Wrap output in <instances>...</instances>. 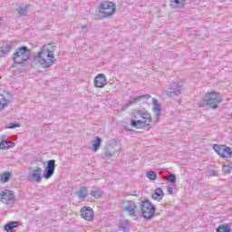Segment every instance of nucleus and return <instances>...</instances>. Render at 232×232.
Segmentation results:
<instances>
[{
	"label": "nucleus",
	"mask_w": 232,
	"mask_h": 232,
	"mask_svg": "<svg viewBox=\"0 0 232 232\" xmlns=\"http://www.w3.org/2000/svg\"><path fill=\"white\" fill-rule=\"evenodd\" d=\"M42 68H51L55 63V45L47 44L40 47L37 53L33 57Z\"/></svg>",
	"instance_id": "obj_1"
},
{
	"label": "nucleus",
	"mask_w": 232,
	"mask_h": 232,
	"mask_svg": "<svg viewBox=\"0 0 232 232\" xmlns=\"http://www.w3.org/2000/svg\"><path fill=\"white\" fill-rule=\"evenodd\" d=\"M53 173H55V160H50L44 169V175L43 169L36 167L29 172V180L39 184L43 180V177L45 180H48V179H52V177H53Z\"/></svg>",
	"instance_id": "obj_2"
},
{
	"label": "nucleus",
	"mask_w": 232,
	"mask_h": 232,
	"mask_svg": "<svg viewBox=\"0 0 232 232\" xmlns=\"http://www.w3.org/2000/svg\"><path fill=\"white\" fill-rule=\"evenodd\" d=\"M135 113H137L141 120H132L130 121V125L132 126V128H138L140 130L150 128L151 124V115L150 114V112H148V111L144 109L134 111L132 113L133 119H137Z\"/></svg>",
	"instance_id": "obj_3"
},
{
	"label": "nucleus",
	"mask_w": 232,
	"mask_h": 232,
	"mask_svg": "<svg viewBox=\"0 0 232 232\" xmlns=\"http://www.w3.org/2000/svg\"><path fill=\"white\" fill-rule=\"evenodd\" d=\"M222 102V96L217 92H208L205 96L198 103V108H206L209 106L212 110H217Z\"/></svg>",
	"instance_id": "obj_4"
},
{
	"label": "nucleus",
	"mask_w": 232,
	"mask_h": 232,
	"mask_svg": "<svg viewBox=\"0 0 232 232\" xmlns=\"http://www.w3.org/2000/svg\"><path fill=\"white\" fill-rule=\"evenodd\" d=\"M31 54L32 51L28 47L21 46L14 53L13 61L16 64H24L30 59Z\"/></svg>",
	"instance_id": "obj_5"
},
{
	"label": "nucleus",
	"mask_w": 232,
	"mask_h": 232,
	"mask_svg": "<svg viewBox=\"0 0 232 232\" xmlns=\"http://www.w3.org/2000/svg\"><path fill=\"white\" fill-rule=\"evenodd\" d=\"M140 215L143 217V218H146V220H150V218H153L155 217V205L151 204L150 200H144L140 202Z\"/></svg>",
	"instance_id": "obj_6"
},
{
	"label": "nucleus",
	"mask_w": 232,
	"mask_h": 232,
	"mask_svg": "<svg viewBox=\"0 0 232 232\" xmlns=\"http://www.w3.org/2000/svg\"><path fill=\"white\" fill-rule=\"evenodd\" d=\"M99 14H102V17H111L115 14V4L111 1L102 2L98 6Z\"/></svg>",
	"instance_id": "obj_7"
},
{
	"label": "nucleus",
	"mask_w": 232,
	"mask_h": 232,
	"mask_svg": "<svg viewBox=\"0 0 232 232\" xmlns=\"http://www.w3.org/2000/svg\"><path fill=\"white\" fill-rule=\"evenodd\" d=\"M0 200L3 204L12 208L15 204V194L12 190L5 189L0 192Z\"/></svg>",
	"instance_id": "obj_8"
},
{
	"label": "nucleus",
	"mask_w": 232,
	"mask_h": 232,
	"mask_svg": "<svg viewBox=\"0 0 232 232\" xmlns=\"http://www.w3.org/2000/svg\"><path fill=\"white\" fill-rule=\"evenodd\" d=\"M123 211L128 212L129 217H139L140 215V209H139L137 203L131 200L124 201Z\"/></svg>",
	"instance_id": "obj_9"
},
{
	"label": "nucleus",
	"mask_w": 232,
	"mask_h": 232,
	"mask_svg": "<svg viewBox=\"0 0 232 232\" xmlns=\"http://www.w3.org/2000/svg\"><path fill=\"white\" fill-rule=\"evenodd\" d=\"M213 150L222 159H231L232 158V150L230 147H227V145L214 144Z\"/></svg>",
	"instance_id": "obj_10"
},
{
	"label": "nucleus",
	"mask_w": 232,
	"mask_h": 232,
	"mask_svg": "<svg viewBox=\"0 0 232 232\" xmlns=\"http://www.w3.org/2000/svg\"><path fill=\"white\" fill-rule=\"evenodd\" d=\"M81 217L84 220H87V222H92L93 220V217H95V214L93 212V209L90 207H83L80 210Z\"/></svg>",
	"instance_id": "obj_11"
},
{
	"label": "nucleus",
	"mask_w": 232,
	"mask_h": 232,
	"mask_svg": "<svg viewBox=\"0 0 232 232\" xmlns=\"http://www.w3.org/2000/svg\"><path fill=\"white\" fill-rule=\"evenodd\" d=\"M108 84V79L105 74L100 73L94 78L95 88H104Z\"/></svg>",
	"instance_id": "obj_12"
},
{
	"label": "nucleus",
	"mask_w": 232,
	"mask_h": 232,
	"mask_svg": "<svg viewBox=\"0 0 232 232\" xmlns=\"http://www.w3.org/2000/svg\"><path fill=\"white\" fill-rule=\"evenodd\" d=\"M182 93V85L179 83H172L170 85V91H167V95L169 97H175Z\"/></svg>",
	"instance_id": "obj_13"
},
{
	"label": "nucleus",
	"mask_w": 232,
	"mask_h": 232,
	"mask_svg": "<svg viewBox=\"0 0 232 232\" xmlns=\"http://www.w3.org/2000/svg\"><path fill=\"white\" fill-rule=\"evenodd\" d=\"M152 104H153V113L156 117V122H159V117H160V111L162 110L160 108V103H159V101H157V99L153 98Z\"/></svg>",
	"instance_id": "obj_14"
},
{
	"label": "nucleus",
	"mask_w": 232,
	"mask_h": 232,
	"mask_svg": "<svg viewBox=\"0 0 232 232\" xmlns=\"http://www.w3.org/2000/svg\"><path fill=\"white\" fill-rule=\"evenodd\" d=\"M144 99H146V100L151 99V95L143 94V95H140V96L134 97V98L130 100L128 106H131V104H137Z\"/></svg>",
	"instance_id": "obj_15"
},
{
	"label": "nucleus",
	"mask_w": 232,
	"mask_h": 232,
	"mask_svg": "<svg viewBox=\"0 0 232 232\" xmlns=\"http://www.w3.org/2000/svg\"><path fill=\"white\" fill-rule=\"evenodd\" d=\"M170 8L177 10V8H184L186 6V0H170Z\"/></svg>",
	"instance_id": "obj_16"
},
{
	"label": "nucleus",
	"mask_w": 232,
	"mask_h": 232,
	"mask_svg": "<svg viewBox=\"0 0 232 232\" xmlns=\"http://www.w3.org/2000/svg\"><path fill=\"white\" fill-rule=\"evenodd\" d=\"M28 10H30V5H20L16 8V12L20 16L28 15Z\"/></svg>",
	"instance_id": "obj_17"
},
{
	"label": "nucleus",
	"mask_w": 232,
	"mask_h": 232,
	"mask_svg": "<svg viewBox=\"0 0 232 232\" xmlns=\"http://www.w3.org/2000/svg\"><path fill=\"white\" fill-rule=\"evenodd\" d=\"M152 198L153 200H158V202L162 200V198H164V191L162 190V188H156L154 190V193L152 194Z\"/></svg>",
	"instance_id": "obj_18"
},
{
	"label": "nucleus",
	"mask_w": 232,
	"mask_h": 232,
	"mask_svg": "<svg viewBox=\"0 0 232 232\" xmlns=\"http://www.w3.org/2000/svg\"><path fill=\"white\" fill-rule=\"evenodd\" d=\"M19 227V222L11 221L5 225V229L6 232H14V229H15V227Z\"/></svg>",
	"instance_id": "obj_19"
},
{
	"label": "nucleus",
	"mask_w": 232,
	"mask_h": 232,
	"mask_svg": "<svg viewBox=\"0 0 232 232\" xmlns=\"http://www.w3.org/2000/svg\"><path fill=\"white\" fill-rule=\"evenodd\" d=\"M78 198H86L88 197V188L86 187H81L76 192Z\"/></svg>",
	"instance_id": "obj_20"
},
{
	"label": "nucleus",
	"mask_w": 232,
	"mask_h": 232,
	"mask_svg": "<svg viewBox=\"0 0 232 232\" xmlns=\"http://www.w3.org/2000/svg\"><path fill=\"white\" fill-rule=\"evenodd\" d=\"M102 140L99 137H96V140L92 141V151L97 152L99 148H101V143Z\"/></svg>",
	"instance_id": "obj_21"
},
{
	"label": "nucleus",
	"mask_w": 232,
	"mask_h": 232,
	"mask_svg": "<svg viewBox=\"0 0 232 232\" xmlns=\"http://www.w3.org/2000/svg\"><path fill=\"white\" fill-rule=\"evenodd\" d=\"M119 227L121 231L128 232L130 231V223L127 220H121L119 223Z\"/></svg>",
	"instance_id": "obj_22"
},
{
	"label": "nucleus",
	"mask_w": 232,
	"mask_h": 232,
	"mask_svg": "<svg viewBox=\"0 0 232 232\" xmlns=\"http://www.w3.org/2000/svg\"><path fill=\"white\" fill-rule=\"evenodd\" d=\"M6 106H8V100H6L5 95L0 94V111H3Z\"/></svg>",
	"instance_id": "obj_23"
},
{
	"label": "nucleus",
	"mask_w": 232,
	"mask_h": 232,
	"mask_svg": "<svg viewBox=\"0 0 232 232\" xmlns=\"http://www.w3.org/2000/svg\"><path fill=\"white\" fill-rule=\"evenodd\" d=\"M222 171L225 175H229L232 171V163L227 162L223 164Z\"/></svg>",
	"instance_id": "obj_24"
},
{
	"label": "nucleus",
	"mask_w": 232,
	"mask_h": 232,
	"mask_svg": "<svg viewBox=\"0 0 232 232\" xmlns=\"http://www.w3.org/2000/svg\"><path fill=\"white\" fill-rule=\"evenodd\" d=\"M104 194L101 188H94L91 191L92 197H94V198H101V197Z\"/></svg>",
	"instance_id": "obj_25"
},
{
	"label": "nucleus",
	"mask_w": 232,
	"mask_h": 232,
	"mask_svg": "<svg viewBox=\"0 0 232 232\" xmlns=\"http://www.w3.org/2000/svg\"><path fill=\"white\" fill-rule=\"evenodd\" d=\"M10 52V45L5 44L4 47L0 48V57H5L6 53Z\"/></svg>",
	"instance_id": "obj_26"
},
{
	"label": "nucleus",
	"mask_w": 232,
	"mask_h": 232,
	"mask_svg": "<svg viewBox=\"0 0 232 232\" xmlns=\"http://www.w3.org/2000/svg\"><path fill=\"white\" fill-rule=\"evenodd\" d=\"M217 232H231V227L227 225H221L217 228Z\"/></svg>",
	"instance_id": "obj_27"
},
{
	"label": "nucleus",
	"mask_w": 232,
	"mask_h": 232,
	"mask_svg": "<svg viewBox=\"0 0 232 232\" xmlns=\"http://www.w3.org/2000/svg\"><path fill=\"white\" fill-rule=\"evenodd\" d=\"M6 144H8V136H2L0 140V146L2 147V150L6 149Z\"/></svg>",
	"instance_id": "obj_28"
},
{
	"label": "nucleus",
	"mask_w": 232,
	"mask_h": 232,
	"mask_svg": "<svg viewBox=\"0 0 232 232\" xmlns=\"http://www.w3.org/2000/svg\"><path fill=\"white\" fill-rule=\"evenodd\" d=\"M10 172H5L0 176V179L2 182H8V180H10Z\"/></svg>",
	"instance_id": "obj_29"
},
{
	"label": "nucleus",
	"mask_w": 232,
	"mask_h": 232,
	"mask_svg": "<svg viewBox=\"0 0 232 232\" xmlns=\"http://www.w3.org/2000/svg\"><path fill=\"white\" fill-rule=\"evenodd\" d=\"M147 177L150 179V180H157V173H155L153 170L147 172Z\"/></svg>",
	"instance_id": "obj_30"
},
{
	"label": "nucleus",
	"mask_w": 232,
	"mask_h": 232,
	"mask_svg": "<svg viewBox=\"0 0 232 232\" xmlns=\"http://www.w3.org/2000/svg\"><path fill=\"white\" fill-rule=\"evenodd\" d=\"M7 128L9 130H14L15 128H21V124H19V123H9Z\"/></svg>",
	"instance_id": "obj_31"
},
{
	"label": "nucleus",
	"mask_w": 232,
	"mask_h": 232,
	"mask_svg": "<svg viewBox=\"0 0 232 232\" xmlns=\"http://www.w3.org/2000/svg\"><path fill=\"white\" fill-rule=\"evenodd\" d=\"M76 28L82 29V32H83L84 34H86V32H88V26L82 25L81 24H79Z\"/></svg>",
	"instance_id": "obj_32"
},
{
	"label": "nucleus",
	"mask_w": 232,
	"mask_h": 232,
	"mask_svg": "<svg viewBox=\"0 0 232 232\" xmlns=\"http://www.w3.org/2000/svg\"><path fill=\"white\" fill-rule=\"evenodd\" d=\"M169 180L172 183L175 184V182H177V178L175 177L174 174H170L169 177Z\"/></svg>",
	"instance_id": "obj_33"
},
{
	"label": "nucleus",
	"mask_w": 232,
	"mask_h": 232,
	"mask_svg": "<svg viewBox=\"0 0 232 232\" xmlns=\"http://www.w3.org/2000/svg\"><path fill=\"white\" fill-rule=\"evenodd\" d=\"M208 177H218V171H217V170H210L208 172Z\"/></svg>",
	"instance_id": "obj_34"
},
{
	"label": "nucleus",
	"mask_w": 232,
	"mask_h": 232,
	"mask_svg": "<svg viewBox=\"0 0 232 232\" xmlns=\"http://www.w3.org/2000/svg\"><path fill=\"white\" fill-rule=\"evenodd\" d=\"M6 146H7V148H14L15 146V142H14V141H7Z\"/></svg>",
	"instance_id": "obj_35"
},
{
	"label": "nucleus",
	"mask_w": 232,
	"mask_h": 232,
	"mask_svg": "<svg viewBox=\"0 0 232 232\" xmlns=\"http://www.w3.org/2000/svg\"><path fill=\"white\" fill-rule=\"evenodd\" d=\"M167 191H168L169 195H173V188L168 187Z\"/></svg>",
	"instance_id": "obj_36"
},
{
	"label": "nucleus",
	"mask_w": 232,
	"mask_h": 232,
	"mask_svg": "<svg viewBox=\"0 0 232 232\" xmlns=\"http://www.w3.org/2000/svg\"><path fill=\"white\" fill-rule=\"evenodd\" d=\"M193 3H195V5H198V0H193Z\"/></svg>",
	"instance_id": "obj_37"
}]
</instances>
